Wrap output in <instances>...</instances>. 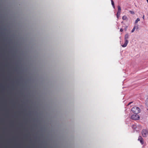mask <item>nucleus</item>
Masks as SVG:
<instances>
[{"mask_svg": "<svg viewBox=\"0 0 148 148\" xmlns=\"http://www.w3.org/2000/svg\"><path fill=\"white\" fill-rule=\"evenodd\" d=\"M132 112L134 114H138L140 112V109L137 107H133L131 109Z\"/></svg>", "mask_w": 148, "mask_h": 148, "instance_id": "f257e3e1", "label": "nucleus"}, {"mask_svg": "<svg viewBox=\"0 0 148 148\" xmlns=\"http://www.w3.org/2000/svg\"><path fill=\"white\" fill-rule=\"evenodd\" d=\"M129 36L128 34H127L125 35V42L123 45H122V46L123 47H126L128 43V39L129 38Z\"/></svg>", "mask_w": 148, "mask_h": 148, "instance_id": "f03ea898", "label": "nucleus"}, {"mask_svg": "<svg viewBox=\"0 0 148 148\" xmlns=\"http://www.w3.org/2000/svg\"><path fill=\"white\" fill-rule=\"evenodd\" d=\"M148 134V130H147L144 129L142 131V134L143 137H146Z\"/></svg>", "mask_w": 148, "mask_h": 148, "instance_id": "7ed1b4c3", "label": "nucleus"}, {"mask_svg": "<svg viewBox=\"0 0 148 148\" xmlns=\"http://www.w3.org/2000/svg\"><path fill=\"white\" fill-rule=\"evenodd\" d=\"M138 114H135L131 116V119L133 120H137L139 119L140 117Z\"/></svg>", "mask_w": 148, "mask_h": 148, "instance_id": "20e7f679", "label": "nucleus"}, {"mask_svg": "<svg viewBox=\"0 0 148 148\" xmlns=\"http://www.w3.org/2000/svg\"><path fill=\"white\" fill-rule=\"evenodd\" d=\"M138 140L140 141L141 144L143 145L144 144L143 140L141 136H139L138 137Z\"/></svg>", "mask_w": 148, "mask_h": 148, "instance_id": "39448f33", "label": "nucleus"}, {"mask_svg": "<svg viewBox=\"0 0 148 148\" xmlns=\"http://www.w3.org/2000/svg\"><path fill=\"white\" fill-rule=\"evenodd\" d=\"M118 11L117 12H119V13L121 12V8L120 6L119 5H118Z\"/></svg>", "mask_w": 148, "mask_h": 148, "instance_id": "423d86ee", "label": "nucleus"}, {"mask_svg": "<svg viewBox=\"0 0 148 148\" xmlns=\"http://www.w3.org/2000/svg\"><path fill=\"white\" fill-rule=\"evenodd\" d=\"M120 13H121V12L119 13V12H117V14H116V16H117V17L118 18H119L120 16Z\"/></svg>", "mask_w": 148, "mask_h": 148, "instance_id": "0eeeda50", "label": "nucleus"}, {"mask_svg": "<svg viewBox=\"0 0 148 148\" xmlns=\"http://www.w3.org/2000/svg\"><path fill=\"white\" fill-rule=\"evenodd\" d=\"M146 104L148 107V97L147 99L146 100Z\"/></svg>", "mask_w": 148, "mask_h": 148, "instance_id": "6e6552de", "label": "nucleus"}, {"mask_svg": "<svg viewBox=\"0 0 148 148\" xmlns=\"http://www.w3.org/2000/svg\"><path fill=\"white\" fill-rule=\"evenodd\" d=\"M112 4L114 8V4L113 0H111Z\"/></svg>", "mask_w": 148, "mask_h": 148, "instance_id": "1a4fd4ad", "label": "nucleus"}, {"mask_svg": "<svg viewBox=\"0 0 148 148\" xmlns=\"http://www.w3.org/2000/svg\"><path fill=\"white\" fill-rule=\"evenodd\" d=\"M127 16H123L122 17V19L123 20H126L127 19Z\"/></svg>", "mask_w": 148, "mask_h": 148, "instance_id": "9d476101", "label": "nucleus"}, {"mask_svg": "<svg viewBox=\"0 0 148 148\" xmlns=\"http://www.w3.org/2000/svg\"><path fill=\"white\" fill-rule=\"evenodd\" d=\"M140 20V19L138 18H137L136 20L135 21V23H138V22Z\"/></svg>", "mask_w": 148, "mask_h": 148, "instance_id": "9b49d317", "label": "nucleus"}, {"mask_svg": "<svg viewBox=\"0 0 148 148\" xmlns=\"http://www.w3.org/2000/svg\"><path fill=\"white\" fill-rule=\"evenodd\" d=\"M132 127L133 129H135L136 128V126L134 125H132Z\"/></svg>", "mask_w": 148, "mask_h": 148, "instance_id": "f8f14e48", "label": "nucleus"}, {"mask_svg": "<svg viewBox=\"0 0 148 148\" xmlns=\"http://www.w3.org/2000/svg\"><path fill=\"white\" fill-rule=\"evenodd\" d=\"M135 28H136V27H135V26H134V27L133 29L132 30V32H133L134 31V30H135Z\"/></svg>", "mask_w": 148, "mask_h": 148, "instance_id": "ddd939ff", "label": "nucleus"}, {"mask_svg": "<svg viewBox=\"0 0 148 148\" xmlns=\"http://www.w3.org/2000/svg\"><path fill=\"white\" fill-rule=\"evenodd\" d=\"M130 13H131L132 14H134V12L133 11H130Z\"/></svg>", "mask_w": 148, "mask_h": 148, "instance_id": "4468645a", "label": "nucleus"}, {"mask_svg": "<svg viewBox=\"0 0 148 148\" xmlns=\"http://www.w3.org/2000/svg\"><path fill=\"white\" fill-rule=\"evenodd\" d=\"M123 31V29H120V31L122 32Z\"/></svg>", "mask_w": 148, "mask_h": 148, "instance_id": "2eb2a0df", "label": "nucleus"}, {"mask_svg": "<svg viewBox=\"0 0 148 148\" xmlns=\"http://www.w3.org/2000/svg\"><path fill=\"white\" fill-rule=\"evenodd\" d=\"M144 18H145V16H144V15H143V19H144Z\"/></svg>", "mask_w": 148, "mask_h": 148, "instance_id": "dca6fc26", "label": "nucleus"}, {"mask_svg": "<svg viewBox=\"0 0 148 148\" xmlns=\"http://www.w3.org/2000/svg\"><path fill=\"white\" fill-rule=\"evenodd\" d=\"M132 103V102H130V104Z\"/></svg>", "mask_w": 148, "mask_h": 148, "instance_id": "f3484780", "label": "nucleus"}, {"mask_svg": "<svg viewBox=\"0 0 148 148\" xmlns=\"http://www.w3.org/2000/svg\"><path fill=\"white\" fill-rule=\"evenodd\" d=\"M130 105V103H129L128 104V105Z\"/></svg>", "mask_w": 148, "mask_h": 148, "instance_id": "a211bd4d", "label": "nucleus"}, {"mask_svg": "<svg viewBox=\"0 0 148 148\" xmlns=\"http://www.w3.org/2000/svg\"><path fill=\"white\" fill-rule=\"evenodd\" d=\"M147 3H148V0H147Z\"/></svg>", "mask_w": 148, "mask_h": 148, "instance_id": "6ab92c4d", "label": "nucleus"}, {"mask_svg": "<svg viewBox=\"0 0 148 148\" xmlns=\"http://www.w3.org/2000/svg\"><path fill=\"white\" fill-rule=\"evenodd\" d=\"M138 26H137V28H138Z\"/></svg>", "mask_w": 148, "mask_h": 148, "instance_id": "aec40b11", "label": "nucleus"}]
</instances>
